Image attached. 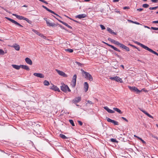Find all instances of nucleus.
<instances>
[{"label":"nucleus","mask_w":158,"mask_h":158,"mask_svg":"<svg viewBox=\"0 0 158 158\" xmlns=\"http://www.w3.org/2000/svg\"><path fill=\"white\" fill-rule=\"evenodd\" d=\"M86 16V15L85 14H82L77 15L76 16V18H78L79 19L83 18L85 17Z\"/></svg>","instance_id":"17"},{"label":"nucleus","mask_w":158,"mask_h":158,"mask_svg":"<svg viewBox=\"0 0 158 158\" xmlns=\"http://www.w3.org/2000/svg\"><path fill=\"white\" fill-rule=\"evenodd\" d=\"M119 1V0H113V2H116Z\"/></svg>","instance_id":"64"},{"label":"nucleus","mask_w":158,"mask_h":158,"mask_svg":"<svg viewBox=\"0 0 158 158\" xmlns=\"http://www.w3.org/2000/svg\"><path fill=\"white\" fill-rule=\"evenodd\" d=\"M84 88L85 89V91L86 92L89 88L88 84L87 82H85L84 84Z\"/></svg>","instance_id":"22"},{"label":"nucleus","mask_w":158,"mask_h":158,"mask_svg":"<svg viewBox=\"0 0 158 158\" xmlns=\"http://www.w3.org/2000/svg\"><path fill=\"white\" fill-rule=\"evenodd\" d=\"M23 20L27 21L28 23L31 24V21L29 20L27 18L24 17Z\"/></svg>","instance_id":"38"},{"label":"nucleus","mask_w":158,"mask_h":158,"mask_svg":"<svg viewBox=\"0 0 158 158\" xmlns=\"http://www.w3.org/2000/svg\"><path fill=\"white\" fill-rule=\"evenodd\" d=\"M142 6L144 8H147L149 6V5L147 4H144Z\"/></svg>","instance_id":"41"},{"label":"nucleus","mask_w":158,"mask_h":158,"mask_svg":"<svg viewBox=\"0 0 158 158\" xmlns=\"http://www.w3.org/2000/svg\"><path fill=\"white\" fill-rule=\"evenodd\" d=\"M50 89L54 90L55 91L60 92L59 88L56 86L53 85L50 88Z\"/></svg>","instance_id":"15"},{"label":"nucleus","mask_w":158,"mask_h":158,"mask_svg":"<svg viewBox=\"0 0 158 158\" xmlns=\"http://www.w3.org/2000/svg\"><path fill=\"white\" fill-rule=\"evenodd\" d=\"M129 8H130L129 6H125L123 8V9L124 10L126 9H129Z\"/></svg>","instance_id":"57"},{"label":"nucleus","mask_w":158,"mask_h":158,"mask_svg":"<svg viewBox=\"0 0 158 158\" xmlns=\"http://www.w3.org/2000/svg\"><path fill=\"white\" fill-rule=\"evenodd\" d=\"M12 66L13 68L17 70L19 69L20 68H21V65H18L15 64H12Z\"/></svg>","instance_id":"26"},{"label":"nucleus","mask_w":158,"mask_h":158,"mask_svg":"<svg viewBox=\"0 0 158 158\" xmlns=\"http://www.w3.org/2000/svg\"><path fill=\"white\" fill-rule=\"evenodd\" d=\"M127 21L128 22H130V23H135V24H137V25H139L140 24L138 23V22H135V21H133L132 20H127Z\"/></svg>","instance_id":"31"},{"label":"nucleus","mask_w":158,"mask_h":158,"mask_svg":"<svg viewBox=\"0 0 158 158\" xmlns=\"http://www.w3.org/2000/svg\"><path fill=\"white\" fill-rule=\"evenodd\" d=\"M39 35L44 39H46V37L42 34L40 33Z\"/></svg>","instance_id":"42"},{"label":"nucleus","mask_w":158,"mask_h":158,"mask_svg":"<svg viewBox=\"0 0 158 158\" xmlns=\"http://www.w3.org/2000/svg\"><path fill=\"white\" fill-rule=\"evenodd\" d=\"M86 101L88 103H89L90 104H92L93 103L91 101H90L88 100V101Z\"/></svg>","instance_id":"56"},{"label":"nucleus","mask_w":158,"mask_h":158,"mask_svg":"<svg viewBox=\"0 0 158 158\" xmlns=\"http://www.w3.org/2000/svg\"><path fill=\"white\" fill-rule=\"evenodd\" d=\"M60 136L63 139H66L67 138V137L66 136L64 135L61 134L60 135Z\"/></svg>","instance_id":"32"},{"label":"nucleus","mask_w":158,"mask_h":158,"mask_svg":"<svg viewBox=\"0 0 158 158\" xmlns=\"http://www.w3.org/2000/svg\"><path fill=\"white\" fill-rule=\"evenodd\" d=\"M76 80L77 75L76 74H74L72 80L71 84L73 87H75L76 86Z\"/></svg>","instance_id":"4"},{"label":"nucleus","mask_w":158,"mask_h":158,"mask_svg":"<svg viewBox=\"0 0 158 158\" xmlns=\"http://www.w3.org/2000/svg\"><path fill=\"white\" fill-rule=\"evenodd\" d=\"M12 15L13 16H15L17 19H18L19 20H22V19L23 20L24 18V17L15 14H13Z\"/></svg>","instance_id":"18"},{"label":"nucleus","mask_w":158,"mask_h":158,"mask_svg":"<svg viewBox=\"0 0 158 158\" xmlns=\"http://www.w3.org/2000/svg\"><path fill=\"white\" fill-rule=\"evenodd\" d=\"M25 61L26 63L29 65H31L32 64V60L28 57H26L25 58Z\"/></svg>","instance_id":"16"},{"label":"nucleus","mask_w":158,"mask_h":158,"mask_svg":"<svg viewBox=\"0 0 158 158\" xmlns=\"http://www.w3.org/2000/svg\"><path fill=\"white\" fill-rule=\"evenodd\" d=\"M66 51L69 52L70 53H72L73 52V50L71 49H65Z\"/></svg>","instance_id":"37"},{"label":"nucleus","mask_w":158,"mask_h":158,"mask_svg":"<svg viewBox=\"0 0 158 158\" xmlns=\"http://www.w3.org/2000/svg\"><path fill=\"white\" fill-rule=\"evenodd\" d=\"M15 25L16 26H17L19 27H23V26L21 24H20L19 23L17 22L16 21H15L14 23Z\"/></svg>","instance_id":"29"},{"label":"nucleus","mask_w":158,"mask_h":158,"mask_svg":"<svg viewBox=\"0 0 158 158\" xmlns=\"http://www.w3.org/2000/svg\"><path fill=\"white\" fill-rule=\"evenodd\" d=\"M33 75L34 76L40 78H43L44 77V75L41 73H33Z\"/></svg>","instance_id":"11"},{"label":"nucleus","mask_w":158,"mask_h":158,"mask_svg":"<svg viewBox=\"0 0 158 158\" xmlns=\"http://www.w3.org/2000/svg\"><path fill=\"white\" fill-rule=\"evenodd\" d=\"M146 50H148V51H149V52H151V53H152L156 55H157L158 54V53L154 51L152 49H151L149 48L148 47H147V48H146Z\"/></svg>","instance_id":"19"},{"label":"nucleus","mask_w":158,"mask_h":158,"mask_svg":"<svg viewBox=\"0 0 158 158\" xmlns=\"http://www.w3.org/2000/svg\"><path fill=\"white\" fill-rule=\"evenodd\" d=\"M138 139L141 141V142L145 144L146 142L144 141L141 138L138 137Z\"/></svg>","instance_id":"46"},{"label":"nucleus","mask_w":158,"mask_h":158,"mask_svg":"<svg viewBox=\"0 0 158 158\" xmlns=\"http://www.w3.org/2000/svg\"><path fill=\"white\" fill-rule=\"evenodd\" d=\"M103 108L104 109L106 110L108 113H110L113 114L115 112L114 110L110 109L107 106H104Z\"/></svg>","instance_id":"13"},{"label":"nucleus","mask_w":158,"mask_h":158,"mask_svg":"<svg viewBox=\"0 0 158 158\" xmlns=\"http://www.w3.org/2000/svg\"><path fill=\"white\" fill-rule=\"evenodd\" d=\"M57 25H59V27L62 29H64V30H65L66 31H68V30H67L63 26H62V25H61L60 24H57Z\"/></svg>","instance_id":"40"},{"label":"nucleus","mask_w":158,"mask_h":158,"mask_svg":"<svg viewBox=\"0 0 158 158\" xmlns=\"http://www.w3.org/2000/svg\"><path fill=\"white\" fill-rule=\"evenodd\" d=\"M122 118L125 121H126V122H128V120H127L126 118L124 117H122Z\"/></svg>","instance_id":"51"},{"label":"nucleus","mask_w":158,"mask_h":158,"mask_svg":"<svg viewBox=\"0 0 158 158\" xmlns=\"http://www.w3.org/2000/svg\"><path fill=\"white\" fill-rule=\"evenodd\" d=\"M13 47L14 48H15V49L17 51H19L20 49L19 46L18 44H15L13 46Z\"/></svg>","instance_id":"24"},{"label":"nucleus","mask_w":158,"mask_h":158,"mask_svg":"<svg viewBox=\"0 0 158 158\" xmlns=\"http://www.w3.org/2000/svg\"><path fill=\"white\" fill-rule=\"evenodd\" d=\"M21 68L27 71L30 70V68L28 66L24 65H21Z\"/></svg>","instance_id":"25"},{"label":"nucleus","mask_w":158,"mask_h":158,"mask_svg":"<svg viewBox=\"0 0 158 158\" xmlns=\"http://www.w3.org/2000/svg\"><path fill=\"white\" fill-rule=\"evenodd\" d=\"M5 54L4 52L1 49L0 50V55H3Z\"/></svg>","instance_id":"45"},{"label":"nucleus","mask_w":158,"mask_h":158,"mask_svg":"<svg viewBox=\"0 0 158 158\" xmlns=\"http://www.w3.org/2000/svg\"><path fill=\"white\" fill-rule=\"evenodd\" d=\"M103 43H104L105 44H106L109 47H110L112 48L114 50H115L116 51L118 52H120V51L119 49H118L116 47H114L113 46L110 45V44L107 43H106V42H103Z\"/></svg>","instance_id":"10"},{"label":"nucleus","mask_w":158,"mask_h":158,"mask_svg":"<svg viewBox=\"0 0 158 158\" xmlns=\"http://www.w3.org/2000/svg\"><path fill=\"white\" fill-rule=\"evenodd\" d=\"M107 30L111 34H113L114 35H116V33L114 32L113 30L108 27L107 28Z\"/></svg>","instance_id":"23"},{"label":"nucleus","mask_w":158,"mask_h":158,"mask_svg":"<svg viewBox=\"0 0 158 158\" xmlns=\"http://www.w3.org/2000/svg\"><path fill=\"white\" fill-rule=\"evenodd\" d=\"M118 46H119L120 48L125 49L128 52L130 51L129 48L128 47L125 46L123 44H121L119 43Z\"/></svg>","instance_id":"8"},{"label":"nucleus","mask_w":158,"mask_h":158,"mask_svg":"<svg viewBox=\"0 0 158 158\" xmlns=\"http://www.w3.org/2000/svg\"><path fill=\"white\" fill-rule=\"evenodd\" d=\"M144 27L145 28H147L149 29H150V28H150L149 27H148V26H147L144 25Z\"/></svg>","instance_id":"60"},{"label":"nucleus","mask_w":158,"mask_h":158,"mask_svg":"<svg viewBox=\"0 0 158 158\" xmlns=\"http://www.w3.org/2000/svg\"><path fill=\"white\" fill-rule=\"evenodd\" d=\"M43 84L45 86H48L50 85L49 82L47 80H44L43 82Z\"/></svg>","instance_id":"30"},{"label":"nucleus","mask_w":158,"mask_h":158,"mask_svg":"<svg viewBox=\"0 0 158 158\" xmlns=\"http://www.w3.org/2000/svg\"><path fill=\"white\" fill-rule=\"evenodd\" d=\"M110 79L111 80H114L117 82H119L120 83L123 82V81L122 79L118 77H111L110 78Z\"/></svg>","instance_id":"5"},{"label":"nucleus","mask_w":158,"mask_h":158,"mask_svg":"<svg viewBox=\"0 0 158 158\" xmlns=\"http://www.w3.org/2000/svg\"><path fill=\"white\" fill-rule=\"evenodd\" d=\"M143 112L144 114H146L148 116V117L153 118V117L151 115H150L149 113H148L147 111H146L143 110H140Z\"/></svg>","instance_id":"21"},{"label":"nucleus","mask_w":158,"mask_h":158,"mask_svg":"<svg viewBox=\"0 0 158 158\" xmlns=\"http://www.w3.org/2000/svg\"><path fill=\"white\" fill-rule=\"evenodd\" d=\"M141 91V92L142 91H144L145 92H148V91L147 90H146L144 88H143V89H142Z\"/></svg>","instance_id":"53"},{"label":"nucleus","mask_w":158,"mask_h":158,"mask_svg":"<svg viewBox=\"0 0 158 158\" xmlns=\"http://www.w3.org/2000/svg\"><path fill=\"white\" fill-rule=\"evenodd\" d=\"M81 71L82 72L83 76L85 79L88 80L90 81H93V77L89 73L84 71L82 69H81Z\"/></svg>","instance_id":"1"},{"label":"nucleus","mask_w":158,"mask_h":158,"mask_svg":"<svg viewBox=\"0 0 158 158\" xmlns=\"http://www.w3.org/2000/svg\"><path fill=\"white\" fill-rule=\"evenodd\" d=\"M150 29H151L153 30H158V27H151Z\"/></svg>","instance_id":"49"},{"label":"nucleus","mask_w":158,"mask_h":158,"mask_svg":"<svg viewBox=\"0 0 158 158\" xmlns=\"http://www.w3.org/2000/svg\"><path fill=\"white\" fill-rule=\"evenodd\" d=\"M100 26L102 30H104L106 29V28L105 27V26L102 25L100 24Z\"/></svg>","instance_id":"47"},{"label":"nucleus","mask_w":158,"mask_h":158,"mask_svg":"<svg viewBox=\"0 0 158 158\" xmlns=\"http://www.w3.org/2000/svg\"><path fill=\"white\" fill-rule=\"evenodd\" d=\"M60 89L64 92H66L67 91L69 92L71 91V90L69 89L68 86L63 83H61V85L60 86Z\"/></svg>","instance_id":"2"},{"label":"nucleus","mask_w":158,"mask_h":158,"mask_svg":"<svg viewBox=\"0 0 158 158\" xmlns=\"http://www.w3.org/2000/svg\"><path fill=\"white\" fill-rule=\"evenodd\" d=\"M53 17L56 19H57L58 21H59L60 22L62 23L63 24L65 25V26H67L68 25V24L67 23L59 19H58L57 18L54 16H53Z\"/></svg>","instance_id":"28"},{"label":"nucleus","mask_w":158,"mask_h":158,"mask_svg":"<svg viewBox=\"0 0 158 158\" xmlns=\"http://www.w3.org/2000/svg\"><path fill=\"white\" fill-rule=\"evenodd\" d=\"M42 7L44 8V9H45L47 11H49V10H50L46 6H44V5L42 6Z\"/></svg>","instance_id":"48"},{"label":"nucleus","mask_w":158,"mask_h":158,"mask_svg":"<svg viewBox=\"0 0 158 158\" xmlns=\"http://www.w3.org/2000/svg\"><path fill=\"white\" fill-rule=\"evenodd\" d=\"M6 18L7 19L10 21L11 22L13 23H14L15 21V20L13 19H12L9 18H8V17H6Z\"/></svg>","instance_id":"35"},{"label":"nucleus","mask_w":158,"mask_h":158,"mask_svg":"<svg viewBox=\"0 0 158 158\" xmlns=\"http://www.w3.org/2000/svg\"><path fill=\"white\" fill-rule=\"evenodd\" d=\"M128 87L131 91L133 92H135L137 94H139L141 92V91L139 90L135 86H128Z\"/></svg>","instance_id":"3"},{"label":"nucleus","mask_w":158,"mask_h":158,"mask_svg":"<svg viewBox=\"0 0 158 158\" xmlns=\"http://www.w3.org/2000/svg\"><path fill=\"white\" fill-rule=\"evenodd\" d=\"M69 123H70L73 126H75L73 121V120L69 119Z\"/></svg>","instance_id":"39"},{"label":"nucleus","mask_w":158,"mask_h":158,"mask_svg":"<svg viewBox=\"0 0 158 158\" xmlns=\"http://www.w3.org/2000/svg\"><path fill=\"white\" fill-rule=\"evenodd\" d=\"M158 8V6H156L154 7H150L149 8V9L150 10H155Z\"/></svg>","instance_id":"44"},{"label":"nucleus","mask_w":158,"mask_h":158,"mask_svg":"<svg viewBox=\"0 0 158 158\" xmlns=\"http://www.w3.org/2000/svg\"><path fill=\"white\" fill-rule=\"evenodd\" d=\"M76 63L77 64L79 65H80L81 64L80 62L77 61L76 62Z\"/></svg>","instance_id":"62"},{"label":"nucleus","mask_w":158,"mask_h":158,"mask_svg":"<svg viewBox=\"0 0 158 158\" xmlns=\"http://www.w3.org/2000/svg\"><path fill=\"white\" fill-rule=\"evenodd\" d=\"M143 10V9L142 8H139V9H137V10L138 11H142Z\"/></svg>","instance_id":"55"},{"label":"nucleus","mask_w":158,"mask_h":158,"mask_svg":"<svg viewBox=\"0 0 158 158\" xmlns=\"http://www.w3.org/2000/svg\"><path fill=\"white\" fill-rule=\"evenodd\" d=\"M32 31L36 34L38 35H39V34H40V33L34 29H32Z\"/></svg>","instance_id":"36"},{"label":"nucleus","mask_w":158,"mask_h":158,"mask_svg":"<svg viewBox=\"0 0 158 158\" xmlns=\"http://www.w3.org/2000/svg\"><path fill=\"white\" fill-rule=\"evenodd\" d=\"M113 109L114 111L117 112L120 114H122L123 113V112L118 108L114 107L113 108Z\"/></svg>","instance_id":"27"},{"label":"nucleus","mask_w":158,"mask_h":158,"mask_svg":"<svg viewBox=\"0 0 158 158\" xmlns=\"http://www.w3.org/2000/svg\"><path fill=\"white\" fill-rule=\"evenodd\" d=\"M108 40L110 41L111 43L117 45H118L119 43L118 41H116L113 39H112L110 38H109L108 39Z\"/></svg>","instance_id":"12"},{"label":"nucleus","mask_w":158,"mask_h":158,"mask_svg":"<svg viewBox=\"0 0 158 158\" xmlns=\"http://www.w3.org/2000/svg\"><path fill=\"white\" fill-rule=\"evenodd\" d=\"M110 141L111 142H114V143H117L118 141L116 139L113 138H112L110 139Z\"/></svg>","instance_id":"43"},{"label":"nucleus","mask_w":158,"mask_h":158,"mask_svg":"<svg viewBox=\"0 0 158 158\" xmlns=\"http://www.w3.org/2000/svg\"><path fill=\"white\" fill-rule=\"evenodd\" d=\"M152 2L154 3H156L157 2L158 0H151Z\"/></svg>","instance_id":"54"},{"label":"nucleus","mask_w":158,"mask_h":158,"mask_svg":"<svg viewBox=\"0 0 158 158\" xmlns=\"http://www.w3.org/2000/svg\"><path fill=\"white\" fill-rule=\"evenodd\" d=\"M135 43L136 44L140 46L141 47H142L143 48H144L145 50L147 47V46L144 45L143 44H142L139 42H137V41L135 42Z\"/></svg>","instance_id":"20"},{"label":"nucleus","mask_w":158,"mask_h":158,"mask_svg":"<svg viewBox=\"0 0 158 158\" xmlns=\"http://www.w3.org/2000/svg\"><path fill=\"white\" fill-rule=\"evenodd\" d=\"M70 19L72 20H73V21H74L75 22H77V23H78V21H76V20H75L73 19H70Z\"/></svg>","instance_id":"63"},{"label":"nucleus","mask_w":158,"mask_h":158,"mask_svg":"<svg viewBox=\"0 0 158 158\" xmlns=\"http://www.w3.org/2000/svg\"><path fill=\"white\" fill-rule=\"evenodd\" d=\"M6 18L7 19L10 21L11 22L13 23H14L15 21V20L13 19H12L9 18H8V17H6Z\"/></svg>","instance_id":"34"},{"label":"nucleus","mask_w":158,"mask_h":158,"mask_svg":"<svg viewBox=\"0 0 158 158\" xmlns=\"http://www.w3.org/2000/svg\"><path fill=\"white\" fill-rule=\"evenodd\" d=\"M52 13L53 14H54V15H57V16H58V17H59L60 18H61V17L60 16L58 15L57 14H56L55 12H54L53 11L50 10H49V11H48Z\"/></svg>","instance_id":"33"},{"label":"nucleus","mask_w":158,"mask_h":158,"mask_svg":"<svg viewBox=\"0 0 158 158\" xmlns=\"http://www.w3.org/2000/svg\"><path fill=\"white\" fill-rule=\"evenodd\" d=\"M77 122L81 126H82V125L83 123L81 121H78Z\"/></svg>","instance_id":"52"},{"label":"nucleus","mask_w":158,"mask_h":158,"mask_svg":"<svg viewBox=\"0 0 158 158\" xmlns=\"http://www.w3.org/2000/svg\"><path fill=\"white\" fill-rule=\"evenodd\" d=\"M46 22L47 26L54 27L57 26V24H56L54 23H50L48 20H46Z\"/></svg>","instance_id":"14"},{"label":"nucleus","mask_w":158,"mask_h":158,"mask_svg":"<svg viewBox=\"0 0 158 158\" xmlns=\"http://www.w3.org/2000/svg\"><path fill=\"white\" fill-rule=\"evenodd\" d=\"M107 120L108 122H111L114 124L115 125H118V123L116 121L112 120L109 118L106 117Z\"/></svg>","instance_id":"7"},{"label":"nucleus","mask_w":158,"mask_h":158,"mask_svg":"<svg viewBox=\"0 0 158 158\" xmlns=\"http://www.w3.org/2000/svg\"><path fill=\"white\" fill-rule=\"evenodd\" d=\"M129 45H130L131 46L135 48H137V47L136 46H135L131 44H129Z\"/></svg>","instance_id":"59"},{"label":"nucleus","mask_w":158,"mask_h":158,"mask_svg":"<svg viewBox=\"0 0 158 158\" xmlns=\"http://www.w3.org/2000/svg\"><path fill=\"white\" fill-rule=\"evenodd\" d=\"M152 23H158V20L153 21L152 22Z\"/></svg>","instance_id":"58"},{"label":"nucleus","mask_w":158,"mask_h":158,"mask_svg":"<svg viewBox=\"0 0 158 158\" xmlns=\"http://www.w3.org/2000/svg\"><path fill=\"white\" fill-rule=\"evenodd\" d=\"M40 1V2H41L43 3H45L46 4H48V3L47 2L44 0H39Z\"/></svg>","instance_id":"50"},{"label":"nucleus","mask_w":158,"mask_h":158,"mask_svg":"<svg viewBox=\"0 0 158 158\" xmlns=\"http://www.w3.org/2000/svg\"><path fill=\"white\" fill-rule=\"evenodd\" d=\"M67 27H68V28H69L70 29H72V27H71V26H70L69 25H67Z\"/></svg>","instance_id":"61"},{"label":"nucleus","mask_w":158,"mask_h":158,"mask_svg":"<svg viewBox=\"0 0 158 158\" xmlns=\"http://www.w3.org/2000/svg\"><path fill=\"white\" fill-rule=\"evenodd\" d=\"M56 71L59 75L64 77H67V75L64 72L57 69H56Z\"/></svg>","instance_id":"9"},{"label":"nucleus","mask_w":158,"mask_h":158,"mask_svg":"<svg viewBox=\"0 0 158 158\" xmlns=\"http://www.w3.org/2000/svg\"><path fill=\"white\" fill-rule=\"evenodd\" d=\"M81 99V97L78 96L75 97L74 99H73L72 100V102L73 103H74L75 104H76L77 103L79 102Z\"/></svg>","instance_id":"6"}]
</instances>
